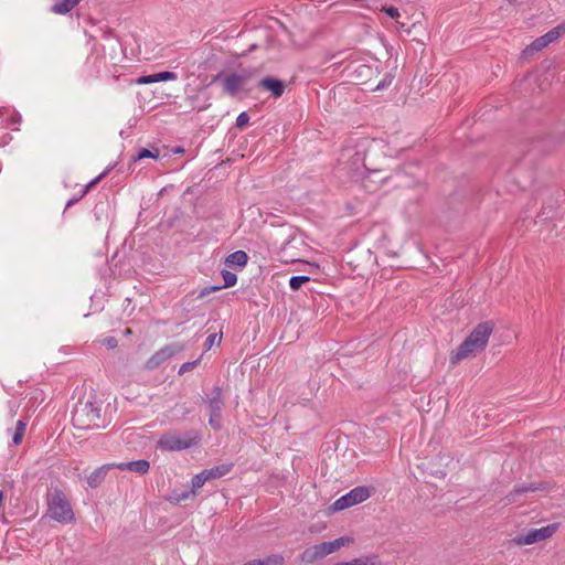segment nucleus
<instances>
[{
  "mask_svg": "<svg viewBox=\"0 0 565 565\" xmlns=\"http://www.w3.org/2000/svg\"><path fill=\"white\" fill-rule=\"evenodd\" d=\"M493 329L494 324L492 321L477 324L465 341L450 353V363L457 364L484 351Z\"/></svg>",
  "mask_w": 565,
  "mask_h": 565,
  "instance_id": "nucleus-1",
  "label": "nucleus"
},
{
  "mask_svg": "<svg viewBox=\"0 0 565 565\" xmlns=\"http://www.w3.org/2000/svg\"><path fill=\"white\" fill-rule=\"evenodd\" d=\"M100 413L102 406L95 399H81L73 412V425L82 430L100 428L104 426Z\"/></svg>",
  "mask_w": 565,
  "mask_h": 565,
  "instance_id": "nucleus-2",
  "label": "nucleus"
},
{
  "mask_svg": "<svg viewBox=\"0 0 565 565\" xmlns=\"http://www.w3.org/2000/svg\"><path fill=\"white\" fill-rule=\"evenodd\" d=\"M47 512L50 516L60 523L74 521V512L66 495L58 489H54L47 499Z\"/></svg>",
  "mask_w": 565,
  "mask_h": 565,
  "instance_id": "nucleus-3",
  "label": "nucleus"
},
{
  "mask_svg": "<svg viewBox=\"0 0 565 565\" xmlns=\"http://www.w3.org/2000/svg\"><path fill=\"white\" fill-rule=\"evenodd\" d=\"M365 159V151H355L348 162V169L352 179H354L355 181H362L364 188L372 191L375 190L376 186L369 184L367 181L372 175L380 174L381 170L371 169L366 164Z\"/></svg>",
  "mask_w": 565,
  "mask_h": 565,
  "instance_id": "nucleus-4",
  "label": "nucleus"
},
{
  "mask_svg": "<svg viewBox=\"0 0 565 565\" xmlns=\"http://www.w3.org/2000/svg\"><path fill=\"white\" fill-rule=\"evenodd\" d=\"M199 440L200 436L198 434L193 436L191 434H185L184 437L177 434H167L159 439L158 446L163 450L179 451L196 445Z\"/></svg>",
  "mask_w": 565,
  "mask_h": 565,
  "instance_id": "nucleus-5",
  "label": "nucleus"
},
{
  "mask_svg": "<svg viewBox=\"0 0 565 565\" xmlns=\"http://www.w3.org/2000/svg\"><path fill=\"white\" fill-rule=\"evenodd\" d=\"M209 409V424L215 430L222 428V411L224 407V398L222 390L218 386L213 388V396L205 399Z\"/></svg>",
  "mask_w": 565,
  "mask_h": 565,
  "instance_id": "nucleus-6",
  "label": "nucleus"
},
{
  "mask_svg": "<svg viewBox=\"0 0 565 565\" xmlns=\"http://www.w3.org/2000/svg\"><path fill=\"white\" fill-rule=\"evenodd\" d=\"M371 497V491L366 487H356L349 493L342 495L332 504L334 511H342L361 502H364Z\"/></svg>",
  "mask_w": 565,
  "mask_h": 565,
  "instance_id": "nucleus-7",
  "label": "nucleus"
},
{
  "mask_svg": "<svg viewBox=\"0 0 565 565\" xmlns=\"http://www.w3.org/2000/svg\"><path fill=\"white\" fill-rule=\"evenodd\" d=\"M557 530L556 524H550L541 529H532L524 535H519L514 539L518 545H531L551 537Z\"/></svg>",
  "mask_w": 565,
  "mask_h": 565,
  "instance_id": "nucleus-8",
  "label": "nucleus"
},
{
  "mask_svg": "<svg viewBox=\"0 0 565 565\" xmlns=\"http://www.w3.org/2000/svg\"><path fill=\"white\" fill-rule=\"evenodd\" d=\"M182 349L183 347L178 343L168 344L161 348L147 360L146 369L154 370L159 367L162 363L180 352Z\"/></svg>",
  "mask_w": 565,
  "mask_h": 565,
  "instance_id": "nucleus-9",
  "label": "nucleus"
},
{
  "mask_svg": "<svg viewBox=\"0 0 565 565\" xmlns=\"http://www.w3.org/2000/svg\"><path fill=\"white\" fill-rule=\"evenodd\" d=\"M258 87L264 90H268L271 93V96L275 98L280 97L285 92V84L282 81L274 78V77H265L258 83Z\"/></svg>",
  "mask_w": 565,
  "mask_h": 565,
  "instance_id": "nucleus-10",
  "label": "nucleus"
},
{
  "mask_svg": "<svg viewBox=\"0 0 565 565\" xmlns=\"http://www.w3.org/2000/svg\"><path fill=\"white\" fill-rule=\"evenodd\" d=\"M222 277L224 279V285L223 286H209V287H205L201 290L199 297L200 298H203L214 291H218L221 290L222 288H228V287H233L236 282H237V276L232 273V271H228V270H222Z\"/></svg>",
  "mask_w": 565,
  "mask_h": 565,
  "instance_id": "nucleus-11",
  "label": "nucleus"
},
{
  "mask_svg": "<svg viewBox=\"0 0 565 565\" xmlns=\"http://www.w3.org/2000/svg\"><path fill=\"white\" fill-rule=\"evenodd\" d=\"M326 556L327 552L321 543L306 548L301 554V561L306 564H312Z\"/></svg>",
  "mask_w": 565,
  "mask_h": 565,
  "instance_id": "nucleus-12",
  "label": "nucleus"
},
{
  "mask_svg": "<svg viewBox=\"0 0 565 565\" xmlns=\"http://www.w3.org/2000/svg\"><path fill=\"white\" fill-rule=\"evenodd\" d=\"M116 468L119 470H128L131 472H136L139 475H146L150 469V462L148 460L141 459L137 461H130V462H120L115 463Z\"/></svg>",
  "mask_w": 565,
  "mask_h": 565,
  "instance_id": "nucleus-13",
  "label": "nucleus"
},
{
  "mask_svg": "<svg viewBox=\"0 0 565 565\" xmlns=\"http://www.w3.org/2000/svg\"><path fill=\"white\" fill-rule=\"evenodd\" d=\"M116 468L115 463L104 465L97 468L87 479V483L90 488H97L105 479L107 472L110 469Z\"/></svg>",
  "mask_w": 565,
  "mask_h": 565,
  "instance_id": "nucleus-14",
  "label": "nucleus"
},
{
  "mask_svg": "<svg viewBox=\"0 0 565 565\" xmlns=\"http://www.w3.org/2000/svg\"><path fill=\"white\" fill-rule=\"evenodd\" d=\"M223 85L228 94L236 95L244 85V77L237 74H231L224 79Z\"/></svg>",
  "mask_w": 565,
  "mask_h": 565,
  "instance_id": "nucleus-15",
  "label": "nucleus"
},
{
  "mask_svg": "<svg viewBox=\"0 0 565 565\" xmlns=\"http://www.w3.org/2000/svg\"><path fill=\"white\" fill-rule=\"evenodd\" d=\"M537 490H543V484L542 483H530L529 486L516 487V488H514L513 491H511L507 495L505 499H507L508 503H512V502L518 501L519 497L522 493L535 492Z\"/></svg>",
  "mask_w": 565,
  "mask_h": 565,
  "instance_id": "nucleus-16",
  "label": "nucleus"
},
{
  "mask_svg": "<svg viewBox=\"0 0 565 565\" xmlns=\"http://www.w3.org/2000/svg\"><path fill=\"white\" fill-rule=\"evenodd\" d=\"M233 465L232 463H224L216 467H213L211 469L203 470L207 481L212 479H218L224 476H226L232 470Z\"/></svg>",
  "mask_w": 565,
  "mask_h": 565,
  "instance_id": "nucleus-17",
  "label": "nucleus"
},
{
  "mask_svg": "<svg viewBox=\"0 0 565 565\" xmlns=\"http://www.w3.org/2000/svg\"><path fill=\"white\" fill-rule=\"evenodd\" d=\"M247 260L248 256L244 250H236L226 257L225 264L228 266L236 265L243 267L247 264Z\"/></svg>",
  "mask_w": 565,
  "mask_h": 565,
  "instance_id": "nucleus-18",
  "label": "nucleus"
},
{
  "mask_svg": "<svg viewBox=\"0 0 565 565\" xmlns=\"http://www.w3.org/2000/svg\"><path fill=\"white\" fill-rule=\"evenodd\" d=\"M81 0H61L52 7V11L56 14H66L73 10Z\"/></svg>",
  "mask_w": 565,
  "mask_h": 565,
  "instance_id": "nucleus-19",
  "label": "nucleus"
},
{
  "mask_svg": "<svg viewBox=\"0 0 565 565\" xmlns=\"http://www.w3.org/2000/svg\"><path fill=\"white\" fill-rule=\"evenodd\" d=\"M550 42H547V38L544 35L535 39L530 45L524 50L525 54H533L534 52H540L545 49Z\"/></svg>",
  "mask_w": 565,
  "mask_h": 565,
  "instance_id": "nucleus-20",
  "label": "nucleus"
},
{
  "mask_svg": "<svg viewBox=\"0 0 565 565\" xmlns=\"http://www.w3.org/2000/svg\"><path fill=\"white\" fill-rule=\"evenodd\" d=\"M334 565H381L377 556H365L354 558L350 562H340Z\"/></svg>",
  "mask_w": 565,
  "mask_h": 565,
  "instance_id": "nucleus-21",
  "label": "nucleus"
},
{
  "mask_svg": "<svg viewBox=\"0 0 565 565\" xmlns=\"http://www.w3.org/2000/svg\"><path fill=\"white\" fill-rule=\"evenodd\" d=\"M26 423L23 420H18L15 429L12 435V441L14 445L21 444L23 436L25 434Z\"/></svg>",
  "mask_w": 565,
  "mask_h": 565,
  "instance_id": "nucleus-22",
  "label": "nucleus"
},
{
  "mask_svg": "<svg viewBox=\"0 0 565 565\" xmlns=\"http://www.w3.org/2000/svg\"><path fill=\"white\" fill-rule=\"evenodd\" d=\"M285 558L279 554L269 555L263 559H258V565H284Z\"/></svg>",
  "mask_w": 565,
  "mask_h": 565,
  "instance_id": "nucleus-23",
  "label": "nucleus"
},
{
  "mask_svg": "<svg viewBox=\"0 0 565 565\" xmlns=\"http://www.w3.org/2000/svg\"><path fill=\"white\" fill-rule=\"evenodd\" d=\"M207 481L206 476L204 471H201L200 473L195 475L192 478V494L195 495V491L204 486V483Z\"/></svg>",
  "mask_w": 565,
  "mask_h": 565,
  "instance_id": "nucleus-24",
  "label": "nucleus"
},
{
  "mask_svg": "<svg viewBox=\"0 0 565 565\" xmlns=\"http://www.w3.org/2000/svg\"><path fill=\"white\" fill-rule=\"evenodd\" d=\"M309 280L310 278L308 276H294L290 278L289 285L292 290H298L305 282Z\"/></svg>",
  "mask_w": 565,
  "mask_h": 565,
  "instance_id": "nucleus-25",
  "label": "nucleus"
},
{
  "mask_svg": "<svg viewBox=\"0 0 565 565\" xmlns=\"http://www.w3.org/2000/svg\"><path fill=\"white\" fill-rule=\"evenodd\" d=\"M177 77L178 76H177L175 73L168 72V71L153 74L154 83H157V82H166V81H175Z\"/></svg>",
  "mask_w": 565,
  "mask_h": 565,
  "instance_id": "nucleus-26",
  "label": "nucleus"
},
{
  "mask_svg": "<svg viewBox=\"0 0 565 565\" xmlns=\"http://www.w3.org/2000/svg\"><path fill=\"white\" fill-rule=\"evenodd\" d=\"M107 174V171L100 173L97 178L92 180L82 191L81 198L85 196L88 191L94 188L105 175Z\"/></svg>",
  "mask_w": 565,
  "mask_h": 565,
  "instance_id": "nucleus-27",
  "label": "nucleus"
},
{
  "mask_svg": "<svg viewBox=\"0 0 565 565\" xmlns=\"http://www.w3.org/2000/svg\"><path fill=\"white\" fill-rule=\"evenodd\" d=\"M159 157V152L158 150L156 152H152L148 149H141L137 156L136 159L140 160V159H145V158H153V159H157Z\"/></svg>",
  "mask_w": 565,
  "mask_h": 565,
  "instance_id": "nucleus-28",
  "label": "nucleus"
},
{
  "mask_svg": "<svg viewBox=\"0 0 565 565\" xmlns=\"http://www.w3.org/2000/svg\"><path fill=\"white\" fill-rule=\"evenodd\" d=\"M249 121V116L247 113L243 111L236 118V126L238 128H244Z\"/></svg>",
  "mask_w": 565,
  "mask_h": 565,
  "instance_id": "nucleus-29",
  "label": "nucleus"
},
{
  "mask_svg": "<svg viewBox=\"0 0 565 565\" xmlns=\"http://www.w3.org/2000/svg\"><path fill=\"white\" fill-rule=\"evenodd\" d=\"M322 544L327 552V555L332 554L333 552L339 550V544H338L337 540L331 541V542H323Z\"/></svg>",
  "mask_w": 565,
  "mask_h": 565,
  "instance_id": "nucleus-30",
  "label": "nucleus"
},
{
  "mask_svg": "<svg viewBox=\"0 0 565 565\" xmlns=\"http://www.w3.org/2000/svg\"><path fill=\"white\" fill-rule=\"evenodd\" d=\"M382 11H384L392 19H397L399 17V11L395 7H383Z\"/></svg>",
  "mask_w": 565,
  "mask_h": 565,
  "instance_id": "nucleus-31",
  "label": "nucleus"
},
{
  "mask_svg": "<svg viewBox=\"0 0 565 565\" xmlns=\"http://www.w3.org/2000/svg\"><path fill=\"white\" fill-rule=\"evenodd\" d=\"M135 83L138 84V85L152 84V83H154L153 74L140 76V77L135 79Z\"/></svg>",
  "mask_w": 565,
  "mask_h": 565,
  "instance_id": "nucleus-32",
  "label": "nucleus"
},
{
  "mask_svg": "<svg viewBox=\"0 0 565 565\" xmlns=\"http://www.w3.org/2000/svg\"><path fill=\"white\" fill-rule=\"evenodd\" d=\"M217 340V342L220 343L221 342V337L217 338V334L216 333H212L207 337L206 341H205V348L209 350L213 344L214 342Z\"/></svg>",
  "mask_w": 565,
  "mask_h": 565,
  "instance_id": "nucleus-33",
  "label": "nucleus"
},
{
  "mask_svg": "<svg viewBox=\"0 0 565 565\" xmlns=\"http://www.w3.org/2000/svg\"><path fill=\"white\" fill-rule=\"evenodd\" d=\"M392 81H393V76H392V75H386V76H385V78H384L383 81H381V82L376 85L375 89H382V88H385L386 86L391 85Z\"/></svg>",
  "mask_w": 565,
  "mask_h": 565,
  "instance_id": "nucleus-34",
  "label": "nucleus"
},
{
  "mask_svg": "<svg viewBox=\"0 0 565 565\" xmlns=\"http://www.w3.org/2000/svg\"><path fill=\"white\" fill-rule=\"evenodd\" d=\"M545 36L547 38V42L552 43L554 41H556L558 38H559V32H557L555 30V28H553L551 31H548Z\"/></svg>",
  "mask_w": 565,
  "mask_h": 565,
  "instance_id": "nucleus-35",
  "label": "nucleus"
},
{
  "mask_svg": "<svg viewBox=\"0 0 565 565\" xmlns=\"http://www.w3.org/2000/svg\"><path fill=\"white\" fill-rule=\"evenodd\" d=\"M545 36L547 38V42L552 43L554 41H556L558 38H559V32H557L555 30V28H553L551 31H548Z\"/></svg>",
  "mask_w": 565,
  "mask_h": 565,
  "instance_id": "nucleus-36",
  "label": "nucleus"
},
{
  "mask_svg": "<svg viewBox=\"0 0 565 565\" xmlns=\"http://www.w3.org/2000/svg\"><path fill=\"white\" fill-rule=\"evenodd\" d=\"M196 362H186V363H183L179 370V374H183L185 372H189L191 370H193V367L195 366Z\"/></svg>",
  "mask_w": 565,
  "mask_h": 565,
  "instance_id": "nucleus-37",
  "label": "nucleus"
},
{
  "mask_svg": "<svg viewBox=\"0 0 565 565\" xmlns=\"http://www.w3.org/2000/svg\"><path fill=\"white\" fill-rule=\"evenodd\" d=\"M337 542L339 544V550H340L343 546L350 545L353 542V540L349 536H342V537L337 539Z\"/></svg>",
  "mask_w": 565,
  "mask_h": 565,
  "instance_id": "nucleus-38",
  "label": "nucleus"
},
{
  "mask_svg": "<svg viewBox=\"0 0 565 565\" xmlns=\"http://www.w3.org/2000/svg\"><path fill=\"white\" fill-rule=\"evenodd\" d=\"M105 343H106V345H107L109 349H115V348L117 347V344H118V341H117V339H116V338H113V337H111V338H107V339L105 340Z\"/></svg>",
  "mask_w": 565,
  "mask_h": 565,
  "instance_id": "nucleus-39",
  "label": "nucleus"
},
{
  "mask_svg": "<svg viewBox=\"0 0 565 565\" xmlns=\"http://www.w3.org/2000/svg\"><path fill=\"white\" fill-rule=\"evenodd\" d=\"M358 72L361 74V75H367L370 73H372V68L367 65H360L359 68H358Z\"/></svg>",
  "mask_w": 565,
  "mask_h": 565,
  "instance_id": "nucleus-40",
  "label": "nucleus"
},
{
  "mask_svg": "<svg viewBox=\"0 0 565 565\" xmlns=\"http://www.w3.org/2000/svg\"><path fill=\"white\" fill-rule=\"evenodd\" d=\"M555 30L559 32V36L565 33V22L563 24H559L555 26Z\"/></svg>",
  "mask_w": 565,
  "mask_h": 565,
  "instance_id": "nucleus-41",
  "label": "nucleus"
},
{
  "mask_svg": "<svg viewBox=\"0 0 565 565\" xmlns=\"http://www.w3.org/2000/svg\"><path fill=\"white\" fill-rule=\"evenodd\" d=\"M243 565H258V559H253V561H249Z\"/></svg>",
  "mask_w": 565,
  "mask_h": 565,
  "instance_id": "nucleus-42",
  "label": "nucleus"
},
{
  "mask_svg": "<svg viewBox=\"0 0 565 565\" xmlns=\"http://www.w3.org/2000/svg\"><path fill=\"white\" fill-rule=\"evenodd\" d=\"M78 199H73V200H70L66 204V207H70L71 205H73Z\"/></svg>",
  "mask_w": 565,
  "mask_h": 565,
  "instance_id": "nucleus-43",
  "label": "nucleus"
},
{
  "mask_svg": "<svg viewBox=\"0 0 565 565\" xmlns=\"http://www.w3.org/2000/svg\"><path fill=\"white\" fill-rule=\"evenodd\" d=\"M189 498V493H183L178 500H185Z\"/></svg>",
  "mask_w": 565,
  "mask_h": 565,
  "instance_id": "nucleus-44",
  "label": "nucleus"
},
{
  "mask_svg": "<svg viewBox=\"0 0 565 565\" xmlns=\"http://www.w3.org/2000/svg\"><path fill=\"white\" fill-rule=\"evenodd\" d=\"M385 180V177L380 178V182H383Z\"/></svg>",
  "mask_w": 565,
  "mask_h": 565,
  "instance_id": "nucleus-45",
  "label": "nucleus"
}]
</instances>
